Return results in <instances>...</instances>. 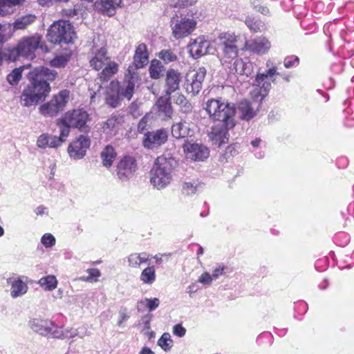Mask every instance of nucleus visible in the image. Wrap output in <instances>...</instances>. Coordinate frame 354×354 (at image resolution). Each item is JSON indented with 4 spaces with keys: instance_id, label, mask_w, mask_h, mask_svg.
Masks as SVG:
<instances>
[{
    "instance_id": "obj_1",
    "label": "nucleus",
    "mask_w": 354,
    "mask_h": 354,
    "mask_svg": "<svg viewBox=\"0 0 354 354\" xmlns=\"http://www.w3.org/2000/svg\"><path fill=\"white\" fill-rule=\"evenodd\" d=\"M205 110L210 119L218 122L212 127L209 138L218 147L227 140L228 131L235 126L236 109L221 99H209L205 104Z\"/></svg>"
},
{
    "instance_id": "obj_2",
    "label": "nucleus",
    "mask_w": 354,
    "mask_h": 354,
    "mask_svg": "<svg viewBox=\"0 0 354 354\" xmlns=\"http://www.w3.org/2000/svg\"><path fill=\"white\" fill-rule=\"evenodd\" d=\"M57 75L56 71L46 67L36 68L30 71L28 77L31 83L24 90L21 95L22 105L30 106L44 100L50 91L48 81L55 80Z\"/></svg>"
},
{
    "instance_id": "obj_3",
    "label": "nucleus",
    "mask_w": 354,
    "mask_h": 354,
    "mask_svg": "<svg viewBox=\"0 0 354 354\" xmlns=\"http://www.w3.org/2000/svg\"><path fill=\"white\" fill-rule=\"evenodd\" d=\"M276 66L270 68L266 73H257L255 84L250 91L251 101L245 100V120H249L254 117L259 110L263 100L268 95L271 88V82L268 77L272 78L274 75H279Z\"/></svg>"
},
{
    "instance_id": "obj_4",
    "label": "nucleus",
    "mask_w": 354,
    "mask_h": 354,
    "mask_svg": "<svg viewBox=\"0 0 354 354\" xmlns=\"http://www.w3.org/2000/svg\"><path fill=\"white\" fill-rule=\"evenodd\" d=\"M178 165L174 156H157L149 172L150 183L158 189L166 187L171 180V171Z\"/></svg>"
},
{
    "instance_id": "obj_5",
    "label": "nucleus",
    "mask_w": 354,
    "mask_h": 354,
    "mask_svg": "<svg viewBox=\"0 0 354 354\" xmlns=\"http://www.w3.org/2000/svg\"><path fill=\"white\" fill-rule=\"evenodd\" d=\"M41 37L38 34L23 37L15 48L8 50V59L12 62L21 57L33 59L35 57L36 50L41 46Z\"/></svg>"
},
{
    "instance_id": "obj_6",
    "label": "nucleus",
    "mask_w": 354,
    "mask_h": 354,
    "mask_svg": "<svg viewBox=\"0 0 354 354\" xmlns=\"http://www.w3.org/2000/svg\"><path fill=\"white\" fill-rule=\"evenodd\" d=\"M46 37L52 44H69L73 41L75 33L68 21L58 20L49 27Z\"/></svg>"
},
{
    "instance_id": "obj_7",
    "label": "nucleus",
    "mask_w": 354,
    "mask_h": 354,
    "mask_svg": "<svg viewBox=\"0 0 354 354\" xmlns=\"http://www.w3.org/2000/svg\"><path fill=\"white\" fill-rule=\"evenodd\" d=\"M89 120V114L83 109L68 111L61 118V122L63 124H68L72 128L77 129L83 132L89 130V127L87 124Z\"/></svg>"
},
{
    "instance_id": "obj_8",
    "label": "nucleus",
    "mask_w": 354,
    "mask_h": 354,
    "mask_svg": "<svg viewBox=\"0 0 354 354\" xmlns=\"http://www.w3.org/2000/svg\"><path fill=\"white\" fill-rule=\"evenodd\" d=\"M69 98L68 90L61 91L57 95H54L53 99L39 107V112L45 117H54L63 110L66 106Z\"/></svg>"
},
{
    "instance_id": "obj_9",
    "label": "nucleus",
    "mask_w": 354,
    "mask_h": 354,
    "mask_svg": "<svg viewBox=\"0 0 354 354\" xmlns=\"http://www.w3.org/2000/svg\"><path fill=\"white\" fill-rule=\"evenodd\" d=\"M196 21L193 18L184 17L173 19L171 21L172 35L176 39L187 37L196 29Z\"/></svg>"
},
{
    "instance_id": "obj_10",
    "label": "nucleus",
    "mask_w": 354,
    "mask_h": 354,
    "mask_svg": "<svg viewBox=\"0 0 354 354\" xmlns=\"http://www.w3.org/2000/svg\"><path fill=\"white\" fill-rule=\"evenodd\" d=\"M207 71L204 67L198 70L190 71L186 74L185 88L188 93L196 95L202 89L203 82L205 80Z\"/></svg>"
},
{
    "instance_id": "obj_11",
    "label": "nucleus",
    "mask_w": 354,
    "mask_h": 354,
    "mask_svg": "<svg viewBox=\"0 0 354 354\" xmlns=\"http://www.w3.org/2000/svg\"><path fill=\"white\" fill-rule=\"evenodd\" d=\"M218 39L226 59H234L238 55V39L235 35L229 32L222 33Z\"/></svg>"
},
{
    "instance_id": "obj_12",
    "label": "nucleus",
    "mask_w": 354,
    "mask_h": 354,
    "mask_svg": "<svg viewBox=\"0 0 354 354\" xmlns=\"http://www.w3.org/2000/svg\"><path fill=\"white\" fill-rule=\"evenodd\" d=\"M167 138L168 131L165 129L148 131L145 134L143 145L145 148L153 149L165 144Z\"/></svg>"
},
{
    "instance_id": "obj_13",
    "label": "nucleus",
    "mask_w": 354,
    "mask_h": 354,
    "mask_svg": "<svg viewBox=\"0 0 354 354\" xmlns=\"http://www.w3.org/2000/svg\"><path fill=\"white\" fill-rule=\"evenodd\" d=\"M270 47V42L265 37H258L245 41V50L259 55L267 53Z\"/></svg>"
},
{
    "instance_id": "obj_14",
    "label": "nucleus",
    "mask_w": 354,
    "mask_h": 354,
    "mask_svg": "<svg viewBox=\"0 0 354 354\" xmlns=\"http://www.w3.org/2000/svg\"><path fill=\"white\" fill-rule=\"evenodd\" d=\"M210 46V42L204 36H200L195 39H192L187 48L191 56L197 59L206 55L209 52Z\"/></svg>"
},
{
    "instance_id": "obj_15",
    "label": "nucleus",
    "mask_w": 354,
    "mask_h": 354,
    "mask_svg": "<svg viewBox=\"0 0 354 354\" xmlns=\"http://www.w3.org/2000/svg\"><path fill=\"white\" fill-rule=\"evenodd\" d=\"M118 176L124 180L133 175L137 168L136 160L133 156H123L117 165Z\"/></svg>"
},
{
    "instance_id": "obj_16",
    "label": "nucleus",
    "mask_w": 354,
    "mask_h": 354,
    "mask_svg": "<svg viewBox=\"0 0 354 354\" xmlns=\"http://www.w3.org/2000/svg\"><path fill=\"white\" fill-rule=\"evenodd\" d=\"M137 78V74L134 72H131V67L129 66L128 68V74L126 75L125 80L122 85H120L121 95L129 100H131L134 93Z\"/></svg>"
},
{
    "instance_id": "obj_17",
    "label": "nucleus",
    "mask_w": 354,
    "mask_h": 354,
    "mask_svg": "<svg viewBox=\"0 0 354 354\" xmlns=\"http://www.w3.org/2000/svg\"><path fill=\"white\" fill-rule=\"evenodd\" d=\"M28 326L34 332L42 336H47L54 328L53 322L37 318H33L28 322Z\"/></svg>"
},
{
    "instance_id": "obj_18",
    "label": "nucleus",
    "mask_w": 354,
    "mask_h": 354,
    "mask_svg": "<svg viewBox=\"0 0 354 354\" xmlns=\"http://www.w3.org/2000/svg\"><path fill=\"white\" fill-rule=\"evenodd\" d=\"M120 84L119 82H111L106 91V104L112 108H116L120 104Z\"/></svg>"
},
{
    "instance_id": "obj_19",
    "label": "nucleus",
    "mask_w": 354,
    "mask_h": 354,
    "mask_svg": "<svg viewBox=\"0 0 354 354\" xmlns=\"http://www.w3.org/2000/svg\"><path fill=\"white\" fill-rule=\"evenodd\" d=\"M36 20V16L32 14L23 15L17 18L12 24L8 23L11 27L8 31V37H11L12 34L17 30H24L27 28L30 25L33 24Z\"/></svg>"
},
{
    "instance_id": "obj_20",
    "label": "nucleus",
    "mask_w": 354,
    "mask_h": 354,
    "mask_svg": "<svg viewBox=\"0 0 354 354\" xmlns=\"http://www.w3.org/2000/svg\"><path fill=\"white\" fill-rule=\"evenodd\" d=\"M90 144L91 141L88 136H80L76 140L70 144L68 151L69 153H74V155H85Z\"/></svg>"
},
{
    "instance_id": "obj_21",
    "label": "nucleus",
    "mask_w": 354,
    "mask_h": 354,
    "mask_svg": "<svg viewBox=\"0 0 354 354\" xmlns=\"http://www.w3.org/2000/svg\"><path fill=\"white\" fill-rule=\"evenodd\" d=\"M182 80L181 73L173 68L169 69L166 74L167 93L171 94L179 88Z\"/></svg>"
},
{
    "instance_id": "obj_22",
    "label": "nucleus",
    "mask_w": 354,
    "mask_h": 354,
    "mask_svg": "<svg viewBox=\"0 0 354 354\" xmlns=\"http://www.w3.org/2000/svg\"><path fill=\"white\" fill-rule=\"evenodd\" d=\"M149 62V55L147 46L145 44H140L136 49L133 57V64L136 68H141Z\"/></svg>"
},
{
    "instance_id": "obj_23",
    "label": "nucleus",
    "mask_w": 354,
    "mask_h": 354,
    "mask_svg": "<svg viewBox=\"0 0 354 354\" xmlns=\"http://www.w3.org/2000/svg\"><path fill=\"white\" fill-rule=\"evenodd\" d=\"M7 283L11 285L10 295L12 298H17L25 295L28 291V286L20 279L8 278Z\"/></svg>"
},
{
    "instance_id": "obj_24",
    "label": "nucleus",
    "mask_w": 354,
    "mask_h": 354,
    "mask_svg": "<svg viewBox=\"0 0 354 354\" xmlns=\"http://www.w3.org/2000/svg\"><path fill=\"white\" fill-rule=\"evenodd\" d=\"M108 60L109 57L107 56L106 50L101 48L94 53L90 60V64L95 70L99 71L106 64Z\"/></svg>"
},
{
    "instance_id": "obj_25",
    "label": "nucleus",
    "mask_w": 354,
    "mask_h": 354,
    "mask_svg": "<svg viewBox=\"0 0 354 354\" xmlns=\"http://www.w3.org/2000/svg\"><path fill=\"white\" fill-rule=\"evenodd\" d=\"M183 148L184 153L192 155H206L209 153L208 148L204 145L188 140L183 144Z\"/></svg>"
},
{
    "instance_id": "obj_26",
    "label": "nucleus",
    "mask_w": 354,
    "mask_h": 354,
    "mask_svg": "<svg viewBox=\"0 0 354 354\" xmlns=\"http://www.w3.org/2000/svg\"><path fill=\"white\" fill-rule=\"evenodd\" d=\"M172 136L176 138H183L191 136L189 124L185 121H180L174 124L171 127Z\"/></svg>"
},
{
    "instance_id": "obj_27",
    "label": "nucleus",
    "mask_w": 354,
    "mask_h": 354,
    "mask_svg": "<svg viewBox=\"0 0 354 354\" xmlns=\"http://www.w3.org/2000/svg\"><path fill=\"white\" fill-rule=\"evenodd\" d=\"M122 118L117 115H112L102 126L103 132L109 136L115 133L121 123Z\"/></svg>"
},
{
    "instance_id": "obj_28",
    "label": "nucleus",
    "mask_w": 354,
    "mask_h": 354,
    "mask_svg": "<svg viewBox=\"0 0 354 354\" xmlns=\"http://www.w3.org/2000/svg\"><path fill=\"white\" fill-rule=\"evenodd\" d=\"M121 0H100V11L109 16L114 15L116 8L120 6Z\"/></svg>"
},
{
    "instance_id": "obj_29",
    "label": "nucleus",
    "mask_w": 354,
    "mask_h": 354,
    "mask_svg": "<svg viewBox=\"0 0 354 354\" xmlns=\"http://www.w3.org/2000/svg\"><path fill=\"white\" fill-rule=\"evenodd\" d=\"M71 57L69 51L56 55L53 59L49 62V64L55 68H63L68 64Z\"/></svg>"
},
{
    "instance_id": "obj_30",
    "label": "nucleus",
    "mask_w": 354,
    "mask_h": 354,
    "mask_svg": "<svg viewBox=\"0 0 354 354\" xmlns=\"http://www.w3.org/2000/svg\"><path fill=\"white\" fill-rule=\"evenodd\" d=\"M159 115L165 118H171L172 114V109L171 104L167 100L162 97L159 98L156 104Z\"/></svg>"
},
{
    "instance_id": "obj_31",
    "label": "nucleus",
    "mask_w": 354,
    "mask_h": 354,
    "mask_svg": "<svg viewBox=\"0 0 354 354\" xmlns=\"http://www.w3.org/2000/svg\"><path fill=\"white\" fill-rule=\"evenodd\" d=\"M149 256L146 253L131 254L128 257L129 265L133 268L139 267L142 263L148 261Z\"/></svg>"
},
{
    "instance_id": "obj_32",
    "label": "nucleus",
    "mask_w": 354,
    "mask_h": 354,
    "mask_svg": "<svg viewBox=\"0 0 354 354\" xmlns=\"http://www.w3.org/2000/svg\"><path fill=\"white\" fill-rule=\"evenodd\" d=\"M245 23L253 32H261L266 30L265 24L259 19L248 17Z\"/></svg>"
},
{
    "instance_id": "obj_33",
    "label": "nucleus",
    "mask_w": 354,
    "mask_h": 354,
    "mask_svg": "<svg viewBox=\"0 0 354 354\" xmlns=\"http://www.w3.org/2000/svg\"><path fill=\"white\" fill-rule=\"evenodd\" d=\"M163 70L164 67L161 62L157 59H153L149 69L150 77L155 80L159 79Z\"/></svg>"
},
{
    "instance_id": "obj_34",
    "label": "nucleus",
    "mask_w": 354,
    "mask_h": 354,
    "mask_svg": "<svg viewBox=\"0 0 354 354\" xmlns=\"http://www.w3.org/2000/svg\"><path fill=\"white\" fill-rule=\"evenodd\" d=\"M100 77L104 80H108L113 75L116 73L118 70V65L114 62L108 60L106 64L104 66Z\"/></svg>"
},
{
    "instance_id": "obj_35",
    "label": "nucleus",
    "mask_w": 354,
    "mask_h": 354,
    "mask_svg": "<svg viewBox=\"0 0 354 354\" xmlns=\"http://www.w3.org/2000/svg\"><path fill=\"white\" fill-rule=\"evenodd\" d=\"M30 64L24 65L19 68H15L10 74L7 76V81L11 85L17 84L21 78L22 71L25 68H29Z\"/></svg>"
},
{
    "instance_id": "obj_36",
    "label": "nucleus",
    "mask_w": 354,
    "mask_h": 354,
    "mask_svg": "<svg viewBox=\"0 0 354 354\" xmlns=\"http://www.w3.org/2000/svg\"><path fill=\"white\" fill-rule=\"evenodd\" d=\"M38 283L46 290H53L57 287V280L54 275H48L41 278Z\"/></svg>"
},
{
    "instance_id": "obj_37",
    "label": "nucleus",
    "mask_w": 354,
    "mask_h": 354,
    "mask_svg": "<svg viewBox=\"0 0 354 354\" xmlns=\"http://www.w3.org/2000/svg\"><path fill=\"white\" fill-rule=\"evenodd\" d=\"M156 274L153 267H147L144 269L140 274V280L148 284H151L155 281Z\"/></svg>"
},
{
    "instance_id": "obj_38",
    "label": "nucleus",
    "mask_w": 354,
    "mask_h": 354,
    "mask_svg": "<svg viewBox=\"0 0 354 354\" xmlns=\"http://www.w3.org/2000/svg\"><path fill=\"white\" fill-rule=\"evenodd\" d=\"M151 315L149 314L144 315L141 319L140 324H143L144 328L142 330V332L146 335H149V338L154 336V332L150 331L151 328Z\"/></svg>"
},
{
    "instance_id": "obj_39",
    "label": "nucleus",
    "mask_w": 354,
    "mask_h": 354,
    "mask_svg": "<svg viewBox=\"0 0 354 354\" xmlns=\"http://www.w3.org/2000/svg\"><path fill=\"white\" fill-rule=\"evenodd\" d=\"M158 57L165 64H168V63L174 62L177 59L176 55L171 50H169V49L162 50L159 53Z\"/></svg>"
},
{
    "instance_id": "obj_40",
    "label": "nucleus",
    "mask_w": 354,
    "mask_h": 354,
    "mask_svg": "<svg viewBox=\"0 0 354 354\" xmlns=\"http://www.w3.org/2000/svg\"><path fill=\"white\" fill-rule=\"evenodd\" d=\"M158 345L165 351H169L172 346L173 341L168 333H164L158 340Z\"/></svg>"
},
{
    "instance_id": "obj_41",
    "label": "nucleus",
    "mask_w": 354,
    "mask_h": 354,
    "mask_svg": "<svg viewBox=\"0 0 354 354\" xmlns=\"http://www.w3.org/2000/svg\"><path fill=\"white\" fill-rule=\"evenodd\" d=\"M197 0H169V3L174 8H185L194 5Z\"/></svg>"
},
{
    "instance_id": "obj_42",
    "label": "nucleus",
    "mask_w": 354,
    "mask_h": 354,
    "mask_svg": "<svg viewBox=\"0 0 354 354\" xmlns=\"http://www.w3.org/2000/svg\"><path fill=\"white\" fill-rule=\"evenodd\" d=\"M176 102L180 106L183 112L189 113L192 111V104L184 95H179L176 99Z\"/></svg>"
},
{
    "instance_id": "obj_43",
    "label": "nucleus",
    "mask_w": 354,
    "mask_h": 354,
    "mask_svg": "<svg viewBox=\"0 0 354 354\" xmlns=\"http://www.w3.org/2000/svg\"><path fill=\"white\" fill-rule=\"evenodd\" d=\"M13 12V7L7 0H0V17H3Z\"/></svg>"
},
{
    "instance_id": "obj_44",
    "label": "nucleus",
    "mask_w": 354,
    "mask_h": 354,
    "mask_svg": "<svg viewBox=\"0 0 354 354\" xmlns=\"http://www.w3.org/2000/svg\"><path fill=\"white\" fill-rule=\"evenodd\" d=\"M58 124L60 127V136L59 138L64 142L70 133V129L72 128L68 124H63L61 122V119L59 120Z\"/></svg>"
},
{
    "instance_id": "obj_45",
    "label": "nucleus",
    "mask_w": 354,
    "mask_h": 354,
    "mask_svg": "<svg viewBox=\"0 0 354 354\" xmlns=\"http://www.w3.org/2000/svg\"><path fill=\"white\" fill-rule=\"evenodd\" d=\"M141 304H145L147 308H149V311H152L155 310L156 308L158 307L160 304L159 299L157 298L153 299H145L144 301H140Z\"/></svg>"
},
{
    "instance_id": "obj_46",
    "label": "nucleus",
    "mask_w": 354,
    "mask_h": 354,
    "mask_svg": "<svg viewBox=\"0 0 354 354\" xmlns=\"http://www.w3.org/2000/svg\"><path fill=\"white\" fill-rule=\"evenodd\" d=\"M41 243L46 248L51 247L55 243V239L51 234H45L41 238Z\"/></svg>"
},
{
    "instance_id": "obj_47",
    "label": "nucleus",
    "mask_w": 354,
    "mask_h": 354,
    "mask_svg": "<svg viewBox=\"0 0 354 354\" xmlns=\"http://www.w3.org/2000/svg\"><path fill=\"white\" fill-rule=\"evenodd\" d=\"M11 26L8 24H0V42H3L7 38H9L8 31Z\"/></svg>"
},
{
    "instance_id": "obj_48",
    "label": "nucleus",
    "mask_w": 354,
    "mask_h": 354,
    "mask_svg": "<svg viewBox=\"0 0 354 354\" xmlns=\"http://www.w3.org/2000/svg\"><path fill=\"white\" fill-rule=\"evenodd\" d=\"M87 272L89 274V276L88 277H82L80 278L81 280H83V281H90L92 278H97V277H99L100 276V272L98 269L97 268H90V269H88L87 270Z\"/></svg>"
},
{
    "instance_id": "obj_49",
    "label": "nucleus",
    "mask_w": 354,
    "mask_h": 354,
    "mask_svg": "<svg viewBox=\"0 0 354 354\" xmlns=\"http://www.w3.org/2000/svg\"><path fill=\"white\" fill-rule=\"evenodd\" d=\"M50 135L42 134L37 139V146L40 148H45L48 147V142L50 139Z\"/></svg>"
},
{
    "instance_id": "obj_50",
    "label": "nucleus",
    "mask_w": 354,
    "mask_h": 354,
    "mask_svg": "<svg viewBox=\"0 0 354 354\" xmlns=\"http://www.w3.org/2000/svg\"><path fill=\"white\" fill-rule=\"evenodd\" d=\"M63 142L64 141L59 137L50 136L48 142V147L50 148H56L61 145Z\"/></svg>"
},
{
    "instance_id": "obj_51",
    "label": "nucleus",
    "mask_w": 354,
    "mask_h": 354,
    "mask_svg": "<svg viewBox=\"0 0 354 354\" xmlns=\"http://www.w3.org/2000/svg\"><path fill=\"white\" fill-rule=\"evenodd\" d=\"M63 333H64V339L66 338H72L77 335L78 332L77 330L73 328H64L63 327Z\"/></svg>"
},
{
    "instance_id": "obj_52",
    "label": "nucleus",
    "mask_w": 354,
    "mask_h": 354,
    "mask_svg": "<svg viewBox=\"0 0 354 354\" xmlns=\"http://www.w3.org/2000/svg\"><path fill=\"white\" fill-rule=\"evenodd\" d=\"M52 337L57 339H64L63 327H57L54 325L53 329L50 331Z\"/></svg>"
},
{
    "instance_id": "obj_53",
    "label": "nucleus",
    "mask_w": 354,
    "mask_h": 354,
    "mask_svg": "<svg viewBox=\"0 0 354 354\" xmlns=\"http://www.w3.org/2000/svg\"><path fill=\"white\" fill-rule=\"evenodd\" d=\"M183 192L187 195H192L196 191V187L190 183H185L183 186Z\"/></svg>"
},
{
    "instance_id": "obj_54",
    "label": "nucleus",
    "mask_w": 354,
    "mask_h": 354,
    "mask_svg": "<svg viewBox=\"0 0 354 354\" xmlns=\"http://www.w3.org/2000/svg\"><path fill=\"white\" fill-rule=\"evenodd\" d=\"M212 277L208 272H204L198 279V282L203 284H211Z\"/></svg>"
},
{
    "instance_id": "obj_55",
    "label": "nucleus",
    "mask_w": 354,
    "mask_h": 354,
    "mask_svg": "<svg viewBox=\"0 0 354 354\" xmlns=\"http://www.w3.org/2000/svg\"><path fill=\"white\" fill-rule=\"evenodd\" d=\"M149 117L145 115L138 122V130L140 133H143V131L146 129V127L148 125Z\"/></svg>"
},
{
    "instance_id": "obj_56",
    "label": "nucleus",
    "mask_w": 354,
    "mask_h": 354,
    "mask_svg": "<svg viewBox=\"0 0 354 354\" xmlns=\"http://www.w3.org/2000/svg\"><path fill=\"white\" fill-rule=\"evenodd\" d=\"M174 334L178 337H183L185 335L186 330L180 324H176L173 328Z\"/></svg>"
},
{
    "instance_id": "obj_57",
    "label": "nucleus",
    "mask_w": 354,
    "mask_h": 354,
    "mask_svg": "<svg viewBox=\"0 0 354 354\" xmlns=\"http://www.w3.org/2000/svg\"><path fill=\"white\" fill-rule=\"evenodd\" d=\"M234 66L237 73L242 74L243 73V62L242 59H237L234 63Z\"/></svg>"
},
{
    "instance_id": "obj_58",
    "label": "nucleus",
    "mask_w": 354,
    "mask_h": 354,
    "mask_svg": "<svg viewBox=\"0 0 354 354\" xmlns=\"http://www.w3.org/2000/svg\"><path fill=\"white\" fill-rule=\"evenodd\" d=\"M100 155H116V153L113 147L109 145L104 148Z\"/></svg>"
},
{
    "instance_id": "obj_59",
    "label": "nucleus",
    "mask_w": 354,
    "mask_h": 354,
    "mask_svg": "<svg viewBox=\"0 0 354 354\" xmlns=\"http://www.w3.org/2000/svg\"><path fill=\"white\" fill-rule=\"evenodd\" d=\"M102 164L106 168H109L111 166L115 156H102Z\"/></svg>"
},
{
    "instance_id": "obj_60",
    "label": "nucleus",
    "mask_w": 354,
    "mask_h": 354,
    "mask_svg": "<svg viewBox=\"0 0 354 354\" xmlns=\"http://www.w3.org/2000/svg\"><path fill=\"white\" fill-rule=\"evenodd\" d=\"M207 158V156H187L186 157V161L187 162H197V161H205V159Z\"/></svg>"
},
{
    "instance_id": "obj_61",
    "label": "nucleus",
    "mask_w": 354,
    "mask_h": 354,
    "mask_svg": "<svg viewBox=\"0 0 354 354\" xmlns=\"http://www.w3.org/2000/svg\"><path fill=\"white\" fill-rule=\"evenodd\" d=\"M295 62H299V58L295 57L293 59H285L284 66L287 68L292 67Z\"/></svg>"
},
{
    "instance_id": "obj_62",
    "label": "nucleus",
    "mask_w": 354,
    "mask_h": 354,
    "mask_svg": "<svg viewBox=\"0 0 354 354\" xmlns=\"http://www.w3.org/2000/svg\"><path fill=\"white\" fill-rule=\"evenodd\" d=\"M120 319L118 321V326H121L122 324V322L127 319L129 316L127 315V313L125 312H120Z\"/></svg>"
},
{
    "instance_id": "obj_63",
    "label": "nucleus",
    "mask_w": 354,
    "mask_h": 354,
    "mask_svg": "<svg viewBox=\"0 0 354 354\" xmlns=\"http://www.w3.org/2000/svg\"><path fill=\"white\" fill-rule=\"evenodd\" d=\"M223 270V268H217L214 270L212 273V277L217 278L219 275L222 274Z\"/></svg>"
},
{
    "instance_id": "obj_64",
    "label": "nucleus",
    "mask_w": 354,
    "mask_h": 354,
    "mask_svg": "<svg viewBox=\"0 0 354 354\" xmlns=\"http://www.w3.org/2000/svg\"><path fill=\"white\" fill-rule=\"evenodd\" d=\"M197 291V289L196 288V286L194 284H192L187 288V292L189 294L190 296L194 292Z\"/></svg>"
}]
</instances>
